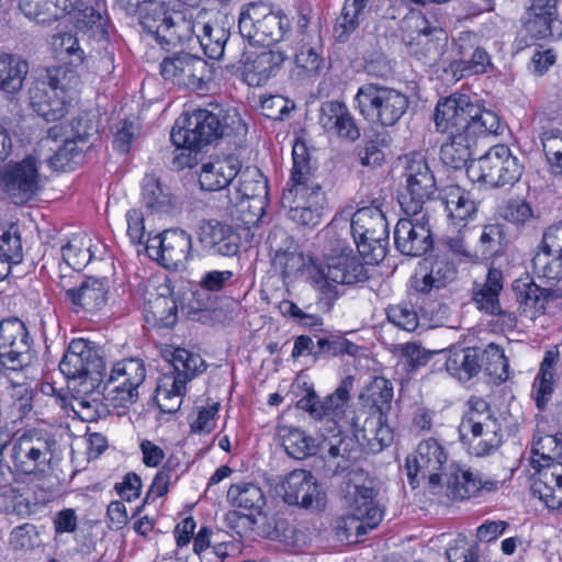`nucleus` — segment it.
Returning <instances> with one entry per match:
<instances>
[{
  "label": "nucleus",
  "instance_id": "obj_18",
  "mask_svg": "<svg viewBox=\"0 0 562 562\" xmlns=\"http://www.w3.org/2000/svg\"><path fill=\"white\" fill-rule=\"evenodd\" d=\"M243 46L244 80L248 86L260 87L265 85L276 70L288 58L286 52L280 48H270L256 52L259 42L255 37H239Z\"/></svg>",
  "mask_w": 562,
  "mask_h": 562
},
{
  "label": "nucleus",
  "instance_id": "obj_53",
  "mask_svg": "<svg viewBox=\"0 0 562 562\" xmlns=\"http://www.w3.org/2000/svg\"><path fill=\"white\" fill-rule=\"evenodd\" d=\"M228 38L229 37H155L157 44L166 50H169L171 44L176 46V41L183 47V40L188 42L195 40L203 53L211 59H221L224 56Z\"/></svg>",
  "mask_w": 562,
  "mask_h": 562
},
{
  "label": "nucleus",
  "instance_id": "obj_56",
  "mask_svg": "<svg viewBox=\"0 0 562 562\" xmlns=\"http://www.w3.org/2000/svg\"><path fill=\"white\" fill-rule=\"evenodd\" d=\"M109 378L122 380L138 389L146 379L145 364L139 358L122 359L113 364Z\"/></svg>",
  "mask_w": 562,
  "mask_h": 562
},
{
  "label": "nucleus",
  "instance_id": "obj_63",
  "mask_svg": "<svg viewBox=\"0 0 562 562\" xmlns=\"http://www.w3.org/2000/svg\"><path fill=\"white\" fill-rule=\"evenodd\" d=\"M12 409L23 419L33 409V390L27 383H12L9 387Z\"/></svg>",
  "mask_w": 562,
  "mask_h": 562
},
{
  "label": "nucleus",
  "instance_id": "obj_50",
  "mask_svg": "<svg viewBox=\"0 0 562 562\" xmlns=\"http://www.w3.org/2000/svg\"><path fill=\"white\" fill-rule=\"evenodd\" d=\"M294 63L292 78H295L296 81H304L319 75L324 60L314 47L302 44L295 54Z\"/></svg>",
  "mask_w": 562,
  "mask_h": 562
},
{
  "label": "nucleus",
  "instance_id": "obj_23",
  "mask_svg": "<svg viewBox=\"0 0 562 562\" xmlns=\"http://www.w3.org/2000/svg\"><path fill=\"white\" fill-rule=\"evenodd\" d=\"M105 0H94V4H87L82 0H71L63 13L77 32L91 35H110L115 27L110 20L105 8Z\"/></svg>",
  "mask_w": 562,
  "mask_h": 562
},
{
  "label": "nucleus",
  "instance_id": "obj_22",
  "mask_svg": "<svg viewBox=\"0 0 562 562\" xmlns=\"http://www.w3.org/2000/svg\"><path fill=\"white\" fill-rule=\"evenodd\" d=\"M283 501L289 505L321 510L325 507V493L317 480L307 470L297 469L290 472L283 484Z\"/></svg>",
  "mask_w": 562,
  "mask_h": 562
},
{
  "label": "nucleus",
  "instance_id": "obj_58",
  "mask_svg": "<svg viewBox=\"0 0 562 562\" xmlns=\"http://www.w3.org/2000/svg\"><path fill=\"white\" fill-rule=\"evenodd\" d=\"M540 140L551 173L562 176V131L559 128L543 130Z\"/></svg>",
  "mask_w": 562,
  "mask_h": 562
},
{
  "label": "nucleus",
  "instance_id": "obj_55",
  "mask_svg": "<svg viewBox=\"0 0 562 562\" xmlns=\"http://www.w3.org/2000/svg\"><path fill=\"white\" fill-rule=\"evenodd\" d=\"M103 396L113 407H128L136 403L138 398V389L130 385L128 383L112 378L103 380Z\"/></svg>",
  "mask_w": 562,
  "mask_h": 562
},
{
  "label": "nucleus",
  "instance_id": "obj_33",
  "mask_svg": "<svg viewBox=\"0 0 562 562\" xmlns=\"http://www.w3.org/2000/svg\"><path fill=\"white\" fill-rule=\"evenodd\" d=\"M442 204L451 225L457 228L467 226L476 215L477 205L475 201L469 192L459 187L449 189Z\"/></svg>",
  "mask_w": 562,
  "mask_h": 562
},
{
  "label": "nucleus",
  "instance_id": "obj_26",
  "mask_svg": "<svg viewBox=\"0 0 562 562\" xmlns=\"http://www.w3.org/2000/svg\"><path fill=\"white\" fill-rule=\"evenodd\" d=\"M345 498L348 512L364 519V524L369 528H375L382 520L383 514L376 502V491L371 482L359 484L348 481Z\"/></svg>",
  "mask_w": 562,
  "mask_h": 562
},
{
  "label": "nucleus",
  "instance_id": "obj_42",
  "mask_svg": "<svg viewBox=\"0 0 562 562\" xmlns=\"http://www.w3.org/2000/svg\"><path fill=\"white\" fill-rule=\"evenodd\" d=\"M515 290L517 292L519 310L522 315L535 319L544 312L549 300V293L546 289L530 282L517 285Z\"/></svg>",
  "mask_w": 562,
  "mask_h": 562
},
{
  "label": "nucleus",
  "instance_id": "obj_46",
  "mask_svg": "<svg viewBox=\"0 0 562 562\" xmlns=\"http://www.w3.org/2000/svg\"><path fill=\"white\" fill-rule=\"evenodd\" d=\"M49 88L66 97L70 104L75 99V94L80 86V78L76 70L67 66L52 67L47 69L46 80Z\"/></svg>",
  "mask_w": 562,
  "mask_h": 562
},
{
  "label": "nucleus",
  "instance_id": "obj_6",
  "mask_svg": "<svg viewBox=\"0 0 562 562\" xmlns=\"http://www.w3.org/2000/svg\"><path fill=\"white\" fill-rule=\"evenodd\" d=\"M372 408L361 427L359 417L352 422L355 440L369 452L378 453L393 441V430L387 425L386 414L393 398V386L385 379H376L370 387Z\"/></svg>",
  "mask_w": 562,
  "mask_h": 562
},
{
  "label": "nucleus",
  "instance_id": "obj_35",
  "mask_svg": "<svg viewBox=\"0 0 562 562\" xmlns=\"http://www.w3.org/2000/svg\"><path fill=\"white\" fill-rule=\"evenodd\" d=\"M165 358L173 368L172 380L184 385L204 370V360L184 348L166 350Z\"/></svg>",
  "mask_w": 562,
  "mask_h": 562
},
{
  "label": "nucleus",
  "instance_id": "obj_27",
  "mask_svg": "<svg viewBox=\"0 0 562 562\" xmlns=\"http://www.w3.org/2000/svg\"><path fill=\"white\" fill-rule=\"evenodd\" d=\"M29 105L46 122H56L65 117L71 106L66 97L59 95L44 80H38L29 89Z\"/></svg>",
  "mask_w": 562,
  "mask_h": 562
},
{
  "label": "nucleus",
  "instance_id": "obj_40",
  "mask_svg": "<svg viewBox=\"0 0 562 562\" xmlns=\"http://www.w3.org/2000/svg\"><path fill=\"white\" fill-rule=\"evenodd\" d=\"M559 361V351L548 350L541 361L539 372L533 382L535 398L538 408L542 409L547 405L554 385V366Z\"/></svg>",
  "mask_w": 562,
  "mask_h": 562
},
{
  "label": "nucleus",
  "instance_id": "obj_7",
  "mask_svg": "<svg viewBox=\"0 0 562 562\" xmlns=\"http://www.w3.org/2000/svg\"><path fill=\"white\" fill-rule=\"evenodd\" d=\"M57 440L44 428H30L11 443L10 459L15 472L24 475L44 474L50 465Z\"/></svg>",
  "mask_w": 562,
  "mask_h": 562
},
{
  "label": "nucleus",
  "instance_id": "obj_59",
  "mask_svg": "<svg viewBox=\"0 0 562 562\" xmlns=\"http://www.w3.org/2000/svg\"><path fill=\"white\" fill-rule=\"evenodd\" d=\"M386 319L405 331H414L419 325V316L409 302L391 304L385 308Z\"/></svg>",
  "mask_w": 562,
  "mask_h": 562
},
{
  "label": "nucleus",
  "instance_id": "obj_11",
  "mask_svg": "<svg viewBox=\"0 0 562 562\" xmlns=\"http://www.w3.org/2000/svg\"><path fill=\"white\" fill-rule=\"evenodd\" d=\"M403 178L405 186L398 194V204L407 216H417L437 191L435 173L422 153L405 156Z\"/></svg>",
  "mask_w": 562,
  "mask_h": 562
},
{
  "label": "nucleus",
  "instance_id": "obj_51",
  "mask_svg": "<svg viewBox=\"0 0 562 562\" xmlns=\"http://www.w3.org/2000/svg\"><path fill=\"white\" fill-rule=\"evenodd\" d=\"M277 18L269 4L263 2H251L241 11L238 29L240 35H252L257 24H276Z\"/></svg>",
  "mask_w": 562,
  "mask_h": 562
},
{
  "label": "nucleus",
  "instance_id": "obj_2",
  "mask_svg": "<svg viewBox=\"0 0 562 562\" xmlns=\"http://www.w3.org/2000/svg\"><path fill=\"white\" fill-rule=\"evenodd\" d=\"M271 262L283 279L293 278L305 269L321 301L328 308L340 295L339 285L364 282L369 278L366 266L352 249H342L319 259L314 256L305 257L296 247L285 254L277 255Z\"/></svg>",
  "mask_w": 562,
  "mask_h": 562
},
{
  "label": "nucleus",
  "instance_id": "obj_8",
  "mask_svg": "<svg viewBox=\"0 0 562 562\" xmlns=\"http://www.w3.org/2000/svg\"><path fill=\"white\" fill-rule=\"evenodd\" d=\"M469 405L470 408L459 426L460 438L468 445L471 454L488 456L502 443L501 425L492 416L488 404L484 400L471 398Z\"/></svg>",
  "mask_w": 562,
  "mask_h": 562
},
{
  "label": "nucleus",
  "instance_id": "obj_47",
  "mask_svg": "<svg viewBox=\"0 0 562 562\" xmlns=\"http://www.w3.org/2000/svg\"><path fill=\"white\" fill-rule=\"evenodd\" d=\"M79 143L82 145L86 143L85 138L80 135L65 138L61 145L54 146L50 149L54 154L45 158L48 166L56 171L66 170L67 168L71 169L72 164H77L81 157L82 146H79Z\"/></svg>",
  "mask_w": 562,
  "mask_h": 562
},
{
  "label": "nucleus",
  "instance_id": "obj_13",
  "mask_svg": "<svg viewBox=\"0 0 562 562\" xmlns=\"http://www.w3.org/2000/svg\"><path fill=\"white\" fill-rule=\"evenodd\" d=\"M521 175L522 166L506 145L491 147L468 166V177L473 182H483L490 188L513 186Z\"/></svg>",
  "mask_w": 562,
  "mask_h": 562
},
{
  "label": "nucleus",
  "instance_id": "obj_16",
  "mask_svg": "<svg viewBox=\"0 0 562 562\" xmlns=\"http://www.w3.org/2000/svg\"><path fill=\"white\" fill-rule=\"evenodd\" d=\"M165 80L191 90L206 89L213 80V66L203 58L190 53H177L166 57L160 64Z\"/></svg>",
  "mask_w": 562,
  "mask_h": 562
},
{
  "label": "nucleus",
  "instance_id": "obj_60",
  "mask_svg": "<svg viewBox=\"0 0 562 562\" xmlns=\"http://www.w3.org/2000/svg\"><path fill=\"white\" fill-rule=\"evenodd\" d=\"M370 529L371 528L364 524V519L352 515L350 512L339 517L334 526L335 536L341 542H356Z\"/></svg>",
  "mask_w": 562,
  "mask_h": 562
},
{
  "label": "nucleus",
  "instance_id": "obj_10",
  "mask_svg": "<svg viewBox=\"0 0 562 562\" xmlns=\"http://www.w3.org/2000/svg\"><path fill=\"white\" fill-rule=\"evenodd\" d=\"M59 370L68 380H79V386H85V392L100 387L106 376L101 348L83 338L70 341L59 362Z\"/></svg>",
  "mask_w": 562,
  "mask_h": 562
},
{
  "label": "nucleus",
  "instance_id": "obj_44",
  "mask_svg": "<svg viewBox=\"0 0 562 562\" xmlns=\"http://www.w3.org/2000/svg\"><path fill=\"white\" fill-rule=\"evenodd\" d=\"M446 476L447 495L452 499H467L480 491L477 477L469 470L451 467Z\"/></svg>",
  "mask_w": 562,
  "mask_h": 562
},
{
  "label": "nucleus",
  "instance_id": "obj_36",
  "mask_svg": "<svg viewBox=\"0 0 562 562\" xmlns=\"http://www.w3.org/2000/svg\"><path fill=\"white\" fill-rule=\"evenodd\" d=\"M531 465L539 472L552 463H562V432L553 435H539L533 438Z\"/></svg>",
  "mask_w": 562,
  "mask_h": 562
},
{
  "label": "nucleus",
  "instance_id": "obj_25",
  "mask_svg": "<svg viewBox=\"0 0 562 562\" xmlns=\"http://www.w3.org/2000/svg\"><path fill=\"white\" fill-rule=\"evenodd\" d=\"M139 25L147 35H160V32H172L177 35H191L194 25L182 11L169 10L164 3L155 4L139 16Z\"/></svg>",
  "mask_w": 562,
  "mask_h": 562
},
{
  "label": "nucleus",
  "instance_id": "obj_64",
  "mask_svg": "<svg viewBox=\"0 0 562 562\" xmlns=\"http://www.w3.org/2000/svg\"><path fill=\"white\" fill-rule=\"evenodd\" d=\"M10 544L14 550L29 551L41 544L40 533L33 524H23L12 529Z\"/></svg>",
  "mask_w": 562,
  "mask_h": 562
},
{
  "label": "nucleus",
  "instance_id": "obj_37",
  "mask_svg": "<svg viewBox=\"0 0 562 562\" xmlns=\"http://www.w3.org/2000/svg\"><path fill=\"white\" fill-rule=\"evenodd\" d=\"M71 0H20L23 14L38 24L49 23L63 16Z\"/></svg>",
  "mask_w": 562,
  "mask_h": 562
},
{
  "label": "nucleus",
  "instance_id": "obj_14",
  "mask_svg": "<svg viewBox=\"0 0 562 562\" xmlns=\"http://www.w3.org/2000/svg\"><path fill=\"white\" fill-rule=\"evenodd\" d=\"M36 358L25 323L15 316L0 319V370L21 371Z\"/></svg>",
  "mask_w": 562,
  "mask_h": 562
},
{
  "label": "nucleus",
  "instance_id": "obj_31",
  "mask_svg": "<svg viewBox=\"0 0 562 562\" xmlns=\"http://www.w3.org/2000/svg\"><path fill=\"white\" fill-rule=\"evenodd\" d=\"M239 161L227 157L204 164L199 175L202 190L218 191L226 188L238 175Z\"/></svg>",
  "mask_w": 562,
  "mask_h": 562
},
{
  "label": "nucleus",
  "instance_id": "obj_28",
  "mask_svg": "<svg viewBox=\"0 0 562 562\" xmlns=\"http://www.w3.org/2000/svg\"><path fill=\"white\" fill-rule=\"evenodd\" d=\"M110 290V280L108 278L86 277L78 286L67 289L65 297L79 310L93 313L105 306Z\"/></svg>",
  "mask_w": 562,
  "mask_h": 562
},
{
  "label": "nucleus",
  "instance_id": "obj_48",
  "mask_svg": "<svg viewBox=\"0 0 562 562\" xmlns=\"http://www.w3.org/2000/svg\"><path fill=\"white\" fill-rule=\"evenodd\" d=\"M184 391V385H179L177 381L166 374L157 385L155 402L162 413L173 414L182 404Z\"/></svg>",
  "mask_w": 562,
  "mask_h": 562
},
{
  "label": "nucleus",
  "instance_id": "obj_43",
  "mask_svg": "<svg viewBox=\"0 0 562 562\" xmlns=\"http://www.w3.org/2000/svg\"><path fill=\"white\" fill-rule=\"evenodd\" d=\"M227 498L234 506L249 512V515L260 513L266 504L261 488L250 482L232 484L227 492Z\"/></svg>",
  "mask_w": 562,
  "mask_h": 562
},
{
  "label": "nucleus",
  "instance_id": "obj_20",
  "mask_svg": "<svg viewBox=\"0 0 562 562\" xmlns=\"http://www.w3.org/2000/svg\"><path fill=\"white\" fill-rule=\"evenodd\" d=\"M353 386V378H345L336 391L326 396L323 401L318 398L313 390L307 391L306 395L297 402V406L305 409L314 418L328 417L334 426L329 428V434L340 430L337 423L345 414V408L350 400V391Z\"/></svg>",
  "mask_w": 562,
  "mask_h": 562
},
{
  "label": "nucleus",
  "instance_id": "obj_29",
  "mask_svg": "<svg viewBox=\"0 0 562 562\" xmlns=\"http://www.w3.org/2000/svg\"><path fill=\"white\" fill-rule=\"evenodd\" d=\"M558 0H531L521 18L522 29L529 35H562V20L557 15Z\"/></svg>",
  "mask_w": 562,
  "mask_h": 562
},
{
  "label": "nucleus",
  "instance_id": "obj_32",
  "mask_svg": "<svg viewBox=\"0 0 562 562\" xmlns=\"http://www.w3.org/2000/svg\"><path fill=\"white\" fill-rule=\"evenodd\" d=\"M535 493L550 508L562 506V463H552L539 472L532 485Z\"/></svg>",
  "mask_w": 562,
  "mask_h": 562
},
{
  "label": "nucleus",
  "instance_id": "obj_38",
  "mask_svg": "<svg viewBox=\"0 0 562 562\" xmlns=\"http://www.w3.org/2000/svg\"><path fill=\"white\" fill-rule=\"evenodd\" d=\"M236 186L241 200H258L262 207L268 195V182L262 172L256 167H247L238 171Z\"/></svg>",
  "mask_w": 562,
  "mask_h": 562
},
{
  "label": "nucleus",
  "instance_id": "obj_62",
  "mask_svg": "<svg viewBox=\"0 0 562 562\" xmlns=\"http://www.w3.org/2000/svg\"><path fill=\"white\" fill-rule=\"evenodd\" d=\"M389 145L386 133H376L369 138L363 148L359 150L360 161L363 166L376 167L384 161L383 149Z\"/></svg>",
  "mask_w": 562,
  "mask_h": 562
},
{
  "label": "nucleus",
  "instance_id": "obj_1",
  "mask_svg": "<svg viewBox=\"0 0 562 562\" xmlns=\"http://www.w3.org/2000/svg\"><path fill=\"white\" fill-rule=\"evenodd\" d=\"M434 121L438 132L448 134L440 147V159L453 169H468L476 138L502 135L505 131L494 111L468 94L453 93L439 101Z\"/></svg>",
  "mask_w": 562,
  "mask_h": 562
},
{
  "label": "nucleus",
  "instance_id": "obj_34",
  "mask_svg": "<svg viewBox=\"0 0 562 562\" xmlns=\"http://www.w3.org/2000/svg\"><path fill=\"white\" fill-rule=\"evenodd\" d=\"M481 348H453L446 360L447 372L460 382H468L480 372Z\"/></svg>",
  "mask_w": 562,
  "mask_h": 562
},
{
  "label": "nucleus",
  "instance_id": "obj_21",
  "mask_svg": "<svg viewBox=\"0 0 562 562\" xmlns=\"http://www.w3.org/2000/svg\"><path fill=\"white\" fill-rule=\"evenodd\" d=\"M395 246L405 256L419 257L432 247L427 211L401 218L394 229Z\"/></svg>",
  "mask_w": 562,
  "mask_h": 562
},
{
  "label": "nucleus",
  "instance_id": "obj_41",
  "mask_svg": "<svg viewBox=\"0 0 562 562\" xmlns=\"http://www.w3.org/2000/svg\"><path fill=\"white\" fill-rule=\"evenodd\" d=\"M142 202L154 213H167L172 205V195L156 176L146 175L142 184Z\"/></svg>",
  "mask_w": 562,
  "mask_h": 562
},
{
  "label": "nucleus",
  "instance_id": "obj_39",
  "mask_svg": "<svg viewBox=\"0 0 562 562\" xmlns=\"http://www.w3.org/2000/svg\"><path fill=\"white\" fill-rule=\"evenodd\" d=\"M27 72L29 65L20 56L0 55V90L7 93L18 92Z\"/></svg>",
  "mask_w": 562,
  "mask_h": 562
},
{
  "label": "nucleus",
  "instance_id": "obj_5",
  "mask_svg": "<svg viewBox=\"0 0 562 562\" xmlns=\"http://www.w3.org/2000/svg\"><path fill=\"white\" fill-rule=\"evenodd\" d=\"M222 110L198 109L180 116L170 133L172 144L180 150L173 158L179 169L192 168L196 162V153L223 136L226 123Z\"/></svg>",
  "mask_w": 562,
  "mask_h": 562
},
{
  "label": "nucleus",
  "instance_id": "obj_19",
  "mask_svg": "<svg viewBox=\"0 0 562 562\" xmlns=\"http://www.w3.org/2000/svg\"><path fill=\"white\" fill-rule=\"evenodd\" d=\"M458 268L448 255H437L419 262L411 278L412 288L422 294L446 289L457 280Z\"/></svg>",
  "mask_w": 562,
  "mask_h": 562
},
{
  "label": "nucleus",
  "instance_id": "obj_12",
  "mask_svg": "<svg viewBox=\"0 0 562 562\" xmlns=\"http://www.w3.org/2000/svg\"><path fill=\"white\" fill-rule=\"evenodd\" d=\"M44 180L37 150L0 169V188L16 205L25 204L36 196L44 187Z\"/></svg>",
  "mask_w": 562,
  "mask_h": 562
},
{
  "label": "nucleus",
  "instance_id": "obj_17",
  "mask_svg": "<svg viewBox=\"0 0 562 562\" xmlns=\"http://www.w3.org/2000/svg\"><path fill=\"white\" fill-rule=\"evenodd\" d=\"M145 249L149 258L169 270H180L192 257L191 235L181 228H169L150 236Z\"/></svg>",
  "mask_w": 562,
  "mask_h": 562
},
{
  "label": "nucleus",
  "instance_id": "obj_45",
  "mask_svg": "<svg viewBox=\"0 0 562 562\" xmlns=\"http://www.w3.org/2000/svg\"><path fill=\"white\" fill-rule=\"evenodd\" d=\"M502 288L501 273L496 270H490L485 283L474 292L473 301L476 307L491 315L499 314L498 294Z\"/></svg>",
  "mask_w": 562,
  "mask_h": 562
},
{
  "label": "nucleus",
  "instance_id": "obj_49",
  "mask_svg": "<svg viewBox=\"0 0 562 562\" xmlns=\"http://www.w3.org/2000/svg\"><path fill=\"white\" fill-rule=\"evenodd\" d=\"M77 395L74 396L71 408L83 422H95L104 415L105 408L100 398L95 396V390L85 392V386L72 387Z\"/></svg>",
  "mask_w": 562,
  "mask_h": 562
},
{
  "label": "nucleus",
  "instance_id": "obj_61",
  "mask_svg": "<svg viewBox=\"0 0 562 562\" xmlns=\"http://www.w3.org/2000/svg\"><path fill=\"white\" fill-rule=\"evenodd\" d=\"M23 258L22 243L16 226L0 229V259L7 265L19 263Z\"/></svg>",
  "mask_w": 562,
  "mask_h": 562
},
{
  "label": "nucleus",
  "instance_id": "obj_3",
  "mask_svg": "<svg viewBox=\"0 0 562 562\" xmlns=\"http://www.w3.org/2000/svg\"><path fill=\"white\" fill-rule=\"evenodd\" d=\"M293 167L281 205L288 216L301 225L318 224L326 204L325 193L314 177L315 164L306 143L297 139L292 148Z\"/></svg>",
  "mask_w": 562,
  "mask_h": 562
},
{
  "label": "nucleus",
  "instance_id": "obj_54",
  "mask_svg": "<svg viewBox=\"0 0 562 562\" xmlns=\"http://www.w3.org/2000/svg\"><path fill=\"white\" fill-rule=\"evenodd\" d=\"M387 224L386 217L380 205L372 204L359 209L351 218L352 236H363L368 229L376 228L378 233L382 231V225Z\"/></svg>",
  "mask_w": 562,
  "mask_h": 562
},
{
  "label": "nucleus",
  "instance_id": "obj_57",
  "mask_svg": "<svg viewBox=\"0 0 562 562\" xmlns=\"http://www.w3.org/2000/svg\"><path fill=\"white\" fill-rule=\"evenodd\" d=\"M148 314L147 321L151 317L156 326L172 327L177 323L178 306L175 299L159 294L149 301Z\"/></svg>",
  "mask_w": 562,
  "mask_h": 562
},
{
  "label": "nucleus",
  "instance_id": "obj_24",
  "mask_svg": "<svg viewBox=\"0 0 562 562\" xmlns=\"http://www.w3.org/2000/svg\"><path fill=\"white\" fill-rule=\"evenodd\" d=\"M202 248L212 256L233 257L237 255L240 237L232 226L218 221H202L196 232Z\"/></svg>",
  "mask_w": 562,
  "mask_h": 562
},
{
  "label": "nucleus",
  "instance_id": "obj_52",
  "mask_svg": "<svg viewBox=\"0 0 562 562\" xmlns=\"http://www.w3.org/2000/svg\"><path fill=\"white\" fill-rule=\"evenodd\" d=\"M495 380L505 381L508 378V361L499 346L491 342L480 353V371Z\"/></svg>",
  "mask_w": 562,
  "mask_h": 562
},
{
  "label": "nucleus",
  "instance_id": "obj_4",
  "mask_svg": "<svg viewBox=\"0 0 562 562\" xmlns=\"http://www.w3.org/2000/svg\"><path fill=\"white\" fill-rule=\"evenodd\" d=\"M278 436L290 457L302 460L318 452L326 461L327 467L333 468L334 474L348 470L361 454V449L355 438L339 430L333 434H323L317 443L301 429L290 426H280Z\"/></svg>",
  "mask_w": 562,
  "mask_h": 562
},
{
  "label": "nucleus",
  "instance_id": "obj_15",
  "mask_svg": "<svg viewBox=\"0 0 562 562\" xmlns=\"http://www.w3.org/2000/svg\"><path fill=\"white\" fill-rule=\"evenodd\" d=\"M448 461V454L442 445L428 438L418 443L415 454L406 460L409 484L415 487L420 479H427L428 487L437 494L441 487V471Z\"/></svg>",
  "mask_w": 562,
  "mask_h": 562
},
{
  "label": "nucleus",
  "instance_id": "obj_9",
  "mask_svg": "<svg viewBox=\"0 0 562 562\" xmlns=\"http://www.w3.org/2000/svg\"><path fill=\"white\" fill-rule=\"evenodd\" d=\"M355 100L366 120L385 127L394 126L409 105L408 97L404 92L372 82L362 85Z\"/></svg>",
  "mask_w": 562,
  "mask_h": 562
},
{
  "label": "nucleus",
  "instance_id": "obj_30",
  "mask_svg": "<svg viewBox=\"0 0 562 562\" xmlns=\"http://www.w3.org/2000/svg\"><path fill=\"white\" fill-rule=\"evenodd\" d=\"M319 124L327 132L337 134L340 138L356 140L360 131L347 106L339 101H328L319 110Z\"/></svg>",
  "mask_w": 562,
  "mask_h": 562
}]
</instances>
